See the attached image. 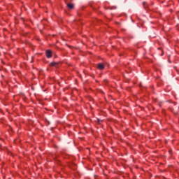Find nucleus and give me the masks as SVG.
Returning <instances> with one entry per match:
<instances>
[{
	"instance_id": "obj_1",
	"label": "nucleus",
	"mask_w": 179,
	"mask_h": 179,
	"mask_svg": "<svg viewBox=\"0 0 179 179\" xmlns=\"http://www.w3.org/2000/svg\"><path fill=\"white\" fill-rule=\"evenodd\" d=\"M104 64L102 63H99L98 64L97 68L98 69H99L100 71H103V69H104Z\"/></svg>"
},
{
	"instance_id": "obj_2",
	"label": "nucleus",
	"mask_w": 179,
	"mask_h": 179,
	"mask_svg": "<svg viewBox=\"0 0 179 179\" xmlns=\"http://www.w3.org/2000/svg\"><path fill=\"white\" fill-rule=\"evenodd\" d=\"M46 57H47V58H51V57H52V54L51 52V50H47L46 51Z\"/></svg>"
},
{
	"instance_id": "obj_3",
	"label": "nucleus",
	"mask_w": 179,
	"mask_h": 179,
	"mask_svg": "<svg viewBox=\"0 0 179 179\" xmlns=\"http://www.w3.org/2000/svg\"><path fill=\"white\" fill-rule=\"evenodd\" d=\"M67 7L69 8V9H73L74 6L72 3H68Z\"/></svg>"
},
{
	"instance_id": "obj_4",
	"label": "nucleus",
	"mask_w": 179,
	"mask_h": 179,
	"mask_svg": "<svg viewBox=\"0 0 179 179\" xmlns=\"http://www.w3.org/2000/svg\"><path fill=\"white\" fill-rule=\"evenodd\" d=\"M57 65V63L56 62H52V63H50V66H55Z\"/></svg>"
},
{
	"instance_id": "obj_5",
	"label": "nucleus",
	"mask_w": 179,
	"mask_h": 179,
	"mask_svg": "<svg viewBox=\"0 0 179 179\" xmlns=\"http://www.w3.org/2000/svg\"><path fill=\"white\" fill-rule=\"evenodd\" d=\"M98 122L99 124H100V122H101V120L100 119H98Z\"/></svg>"
},
{
	"instance_id": "obj_6",
	"label": "nucleus",
	"mask_w": 179,
	"mask_h": 179,
	"mask_svg": "<svg viewBox=\"0 0 179 179\" xmlns=\"http://www.w3.org/2000/svg\"><path fill=\"white\" fill-rule=\"evenodd\" d=\"M143 6H145V5H146V3H145V2H143Z\"/></svg>"
}]
</instances>
